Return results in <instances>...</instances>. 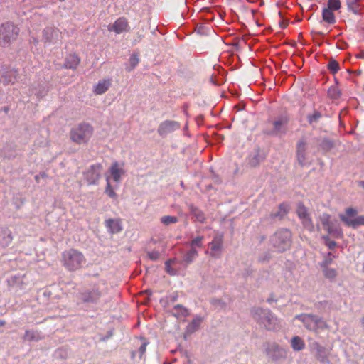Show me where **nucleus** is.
I'll return each instance as SVG.
<instances>
[{
    "mask_svg": "<svg viewBox=\"0 0 364 364\" xmlns=\"http://www.w3.org/2000/svg\"><path fill=\"white\" fill-rule=\"evenodd\" d=\"M266 353L272 360H278L279 358L284 356V350L279 346L278 344L268 343L265 349Z\"/></svg>",
    "mask_w": 364,
    "mask_h": 364,
    "instance_id": "2eb2a0df",
    "label": "nucleus"
},
{
    "mask_svg": "<svg viewBox=\"0 0 364 364\" xmlns=\"http://www.w3.org/2000/svg\"><path fill=\"white\" fill-rule=\"evenodd\" d=\"M80 63V58L75 53L69 54L65 60L64 67L72 70H75Z\"/></svg>",
    "mask_w": 364,
    "mask_h": 364,
    "instance_id": "4be33fe9",
    "label": "nucleus"
},
{
    "mask_svg": "<svg viewBox=\"0 0 364 364\" xmlns=\"http://www.w3.org/2000/svg\"><path fill=\"white\" fill-rule=\"evenodd\" d=\"M296 214L301 220L303 226L311 232L314 231V226L312 220L308 213L307 208L303 203H299L297 205Z\"/></svg>",
    "mask_w": 364,
    "mask_h": 364,
    "instance_id": "1a4fd4ad",
    "label": "nucleus"
},
{
    "mask_svg": "<svg viewBox=\"0 0 364 364\" xmlns=\"http://www.w3.org/2000/svg\"><path fill=\"white\" fill-rule=\"evenodd\" d=\"M18 75V74L16 70H9L2 75V81L4 84L13 85L17 81Z\"/></svg>",
    "mask_w": 364,
    "mask_h": 364,
    "instance_id": "b1692460",
    "label": "nucleus"
},
{
    "mask_svg": "<svg viewBox=\"0 0 364 364\" xmlns=\"http://www.w3.org/2000/svg\"><path fill=\"white\" fill-rule=\"evenodd\" d=\"M124 164H119L117 161L114 162L109 168V172L115 182L120 181L121 176L124 174Z\"/></svg>",
    "mask_w": 364,
    "mask_h": 364,
    "instance_id": "6ab92c4d",
    "label": "nucleus"
},
{
    "mask_svg": "<svg viewBox=\"0 0 364 364\" xmlns=\"http://www.w3.org/2000/svg\"><path fill=\"white\" fill-rule=\"evenodd\" d=\"M335 257H336L331 252H328L326 255L324 256L323 261L320 263L321 267H328V265L333 262V260Z\"/></svg>",
    "mask_w": 364,
    "mask_h": 364,
    "instance_id": "4c0bfd02",
    "label": "nucleus"
},
{
    "mask_svg": "<svg viewBox=\"0 0 364 364\" xmlns=\"http://www.w3.org/2000/svg\"><path fill=\"white\" fill-rule=\"evenodd\" d=\"M202 318L200 317L195 318L187 326V331L190 333L195 332L200 326Z\"/></svg>",
    "mask_w": 364,
    "mask_h": 364,
    "instance_id": "c85d7f7f",
    "label": "nucleus"
},
{
    "mask_svg": "<svg viewBox=\"0 0 364 364\" xmlns=\"http://www.w3.org/2000/svg\"><path fill=\"white\" fill-rule=\"evenodd\" d=\"M148 343L145 341V340L142 339V343L139 348V357L141 358L144 354L146 353V346Z\"/></svg>",
    "mask_w": 364,
    "mask_h": 364,
    "instance_id": "49530a36",
    "label": "nucleus"
},
{
    "mask_svg": "<svg viewBox=\"0 0 364 364\" xmlns=\"http://www.w3.org/2000/svg\"><path fill=\"white\" fill-rule=\"evenodd\" d=\"M101 296V292L98 288L92 290L85 291L81 294V299L84 302L94 303L96 302Z\"/></svg>",
    "mask_w": 364,
    "mask_h": 364,
    "instance_id": "f3484780",
    "label": "nucleus"
},
{
    "mask_svg": "<svg viewBox=\"0 0 364 364\" xmlns=\"http://www.w3.org/2000/svg\"><path fill=\"white\" fill-rule=\"evenodd\" d=\"M292 348L296 351H299L305 348L304 341L299 336H294L291 341Z\"/></svg>",
    "mask_w": 364,
    "mask_h": 364,
    "instance_id": "bb28decb",
    "label": "nucleus"
},
{
    "mask_svg": "<svg viewBox=\"0 0 364 364\" xmlns=\"http://www.w3.org/2000/svg\"><path fill=\"white\" fill-rule=\"evenodd\" d=\"M180 128V124L176 121L166 120L160 124L158 133L161 136L166 135Z\"/></svg>",
    "mask_w": 364,
    "mask_h": 364,
    "instance_id": "4468645a",
    "label": "nucleus"
},
{
    "mask_svg": "<svg viewBox=\"0 0 364 364\" xmlns=\"http://www.w3.org/2000/svg\"><path fill=\"white\" fill-rule=\"evenodd\" d=\"M314 348L316 350V356L318 360H323L325 358V348L318 343L314 344Z\"/></svg>",
    "mask_w": 364,
    "mask_h": 364,
    "instance_id": "7c9ffc66",
    "label": "nucleus"
},
{
    "mask_svg": "<svg viewBox=\"0 0 364 364\" xmlns=\"http://www.w3.org/2000/svg\"><path fill=\"white\" fill-rule=\"evenodd\" d=\"M105 192H106V193L110 198H115L116 197V193L114 191V190L112 189V188L111 187V185L109 184V182H107V188H106Z\"/></svg>",
    "mask_w": 364,
    "mask_h": 364,
    "instance_id": "8fccbe9b",
    "label": "nucleus"
},
{
    "mask_svg": "<svg viewBox=\"0 0 364 364\" xmlns=\"http://www.w3.org/2000/svg\"><path fill=\"white\" fill-rule=\"evenodd\" d=\"M204 237L203 236H197L193 238L189 243L188 245L191 248L203 247V241Z\"/></svg>",
    "mask_w": 364,
    "mask_h": 364,
    "instance_id": "72a5a7b5",
    "label": "nucleus"
},
{
    "mask_svg": "<svg viewBox=\"0 0 364 364\" xmlns=\"http://www.w3.org/2000/svg\"><path fill=\"white\" fill-rule=\"evenodd\" d=\"M321 117V113L317 111H315L312 114H309L307 117V119H308V122H309V124H311L314 123H316Z\"/></svg>",
    "mask_w": 364,
    "mask_h": 364,
    "instance_id": "a19ab883",
    "label": "nucleus"
},
{
    "mask_svg": "<svg viewBox=\"0 0 364 364\" xmlns=\"http://www.w3.org/2000/svg\"><path fill=\"white\" fill-rule=\"evenodd\" d=\"M306 141L304 139H300L296 144V157L301 166H304L306 164Z\"/></svg>",
    "mask_w": 364,
    "mask_h": 364,
    "instance_id": "dca6fc26",
    "label": "nucleus"
},
{
    "mask_svg": "<svg viewBox=\"0 0 364 364\" xmlns=\"http://www.w3.org/2000/svg\"><path fill=\"white\" fill-rule=\"evenodd\" d=\"M20 32V28L11 22H5L0 25V46L6 47L14 41Z\"/></svg>",
    "mask_w": 364,
    "mask_h": 364,
    "instance_id": "7ed1b4c3",
    "label": "nucleus"
},
{
    "mask_svg": "<svg viewBox=\"0 0 364 364\" xmlns=\"http://www.w3.org/2000/svg\"><path fill=\"white\" fill-rule=\"evenodd\" d=\"M223 235L220 233L217 234L213 240L208 244L210 247V255L212 257H219L220 253L223 248Z\"/></svg>",
    "mask_w": 364,
    "mask_h": 364,
    "instance_id": "f8f14e48",
    "label": "nucleus"
},
{
    "mask_svg": "<svg viewBox=\"0 0 364 364\" xmlns=\"http://www.w3.org/2000/svg\"><path fill=\"white\" fill-rule=\"evenodd\" d=\"M190 210L191 213L194 215V217L200 223H203L205 220V217L204 213L199 210L198 208L191 205L190 207Z\"/></svg>",
    "mask_w": 364,
    "mask_h": 364,
    "instance_id": "c756f323",
    "label": "nucleus"
},
{
    "mask_svg": "<svg viewBox=\"0 0 364 364\" xmlns=\"http://www.w3.org/2000/svg\"><path fill=\"white\" fill-rule=\"evenodd\" d=\"M328 95L331 99H338L340 97V91L336 87H331L328 90Z\"/></svg>",
    "mask_w": 364,
    "mask_h": 364,
    "instance_id": "ea45409f",
    "label": "nucleus"
},
{
    "mask_svg": "<svg viewBox=\"0 0 364 364\" xmlns=\"http://www.w3.org/2000/svg\"><path fill=\"white\" fill-rule=\"evenodd\" d=\"M148 257L153 261H156L159 259L160 254L157 251H151L148 252Z\"/></svg>",
    "mask_w": 364,
    "mask_h": 364,
    "instance_id": "de8ad7c7",
    "label": "nucleus"
},
{
    "mask_svg": "<svg viewBox=\"0 0 364 364\" xmlns=\"http://www.w3.org/2000/svg\"><path fill=\"white\" fill-rule=\"evenodd\" d=\"M321 268L323 269V274L326 278L333 279L337 276V272L335 269L328 267Z\"/></svg>",
    "mask_w": 364,
    "mask_h": 364,
    "instance_id": "f704fd0d",
    "label": "nucleus"
},
{
    "mask_svg": "<svg viewBox=\"0 0 364 364\" xmlns=\"http://www.w3.org/2000/svg\"><path fill=\"white\" fill-rule=\"evenodd\" d=\"M102 171V166L97 164L90 166L85 173L87 181L90 184H94L100 177Z\"/></svg>",
    "mask_w": 364,
    "mask_h": 364,
    "instance_id": "ddd939ff",
    "label": "nucleus"
},
{
    "mask_svg": "<svg viewBox=\"0 0 364 364\" xmlns=\"http://www.w3.org/2000/svg\"><path fill=\"white\" fill-rule=\"evenodd\" d=\"M86 262L84 254L75 248L64 250L61 254V264L68 272H75L82 269Z\"/></svg>",
    "mask_w": 364,
    "mask_h": 364,
    "instance_id": "f257e3e1",
    "label": "nucleus"
},
{
    "mask_svg": "<svg viewBox=\"0 0 364 364\" xmlns=\"http://www.w3.org/2000/svg\"><path fill=\"white\" fill-rule=\"evenodd\" d=\"M322 18L329 24H334L336 23V17L333 11L327 8H323L322 10Z\"/></svg>",
    "mask_w": 364,
    "mask_h": 364,
    "instance_id": "a878e982",
    "label": "nucleus"
},
{
    "mask_svg": "<svg viewBox=\"0 0 364 364\" xmlns=\"http://www.w3.org/2000/svg\"><path fill=\"white\" fill-rule=\"evenodd\" d=\"M139 63V58L137 55L133 54L129 58V63L132 68H134Z\"/></svg>",
    "mask_w": 364,
    "mask_h": 364,
    "instance_id": "c03bdc74",
    "label": "nucleus"
},
{
    "mask_svg": "<svg viewBox=\"0 0 364 364\" xmlns=\"http://www.w3.org/2000/svg\"><path fill=\"white\" fill-rule=\"evenodd\" d=\"M357 214V210L353 208H348L346 210V215H340L341 220L348 227L356 228L358 225H364V216L360 215L356 218L350 219L349 217Z\"/></svg>",
    "mask_w": 364,
    "mask_h": 364,
    "instance_id": "6e6552de",
    "label": "nucleus"
},
{
    "mask_svg": "<svg viewBox=\"0 0 364 364\" xmlns=\"http://www.w3.org/2000/svg\"><path fill=\"white\" fill-rule=\"evenodd\" d=\"M93 133L92 127L86 123H81L70 131V139L77 144H85L91 138Z\"/></svg>",
    "mask_w": 364,
    "mask_h": 364,
    "instance_id": "20e7f679",
    "label": "nucleus"
},
{
    "mask_svg": "<svg viewBox=\"0 0 364 364\" xmlns=\"http://www.w3.org/2000/svg\"><path fill=\"white\" fill-rule=\"evenodd\" d=\"M289 212V205L286 203H282L279 205V210L276 213H272L271 216L272 218H282Z\"/></svg>",
    "mask_w": 364,
    "mask_h": 364,
    "instance_id": "cd10ccee",
    "label": "nucleus"
},
{
    "mask_svg": "<svg viewBox=\"0 0 364 364\" xmlns=\"http://www.w3.org/2000/svg\"><path fill=\"white\" fill-rule=\"evenodd\" d=\"M106 227L109 229V231L112 233H118L122 231V227L121 221L119 219H109L105 221Z\"/></svg>",
    "mask_w": 364,
    "mask_h": 364,
    "instance_id": "5701e85b",
    "label": "nucleus"
},
{
    "mask_svg": "<svg viewBox=\"0 0 364 364\" xmlns=\"http://www.w3.org/2000/svg\"><path fill=\"white\" fill-rule=\"evenodd\" d=\"M360 186L364 188V181L360 182Z\"/></svg>",
    "mask_w": 364,
    "mask_h": 364,
    "instance_id": "864d4df0",
    "label": "nucleus"
},
{
    "mask_svg": "<svg viewBox=\"0 0 364 364\" xmlns=\"http://www.w3.org/2000/svg\"><path fill=\"white\" fill-rule=\"evenodd\" d=\"M289 122V118L287 116H282L272 122L273 133L275 134L285 133L286 126Z\"/></svg>",
    "mask_w": 364,
    "mask_h": 364,
    "instance_id": "a211bd4d",
    "label": "nucleus"
},
{
    "mask_svg": "<svg viewBox=\"0 0 364 364\" xmlns=\"http://www.w3.org/2000/svg\"><path fill=\"white\" fill-rule=\"evenodd\" d=\"M62 38V32L54 26H47L42 31V41L46 46L59 44Z\"/></svg>",
    "mask_w": 364,
    "mask_h": 364,
    "instance_id": "423d86ee",
    "label": "nucleus"
},
{
    "mask_svg": "<svg viewBox=\"0 0 364 364\" xmlns=\"http://www.w3.org/2000/svg\"><path fill=\"white\" fill-rule=\"evenodd\" d=\"M326 241V245L331 250L333 249L336 246V242L329 239L328 236L323 237Z\"/></svg>",
    "mask_w": 364,
    "mask_h": 364,
    "instance_id": "09e8293b",
    "label": "nucleus"
},
{
    "mask_svg": "<svg viewBox=\"0 0 364 364\" xmlns=\"http://www.w3.org/2000/svg\"><path fill=\"white\" fill-rule=\"evenodd\" d=\"M254 318L269 331H277L280 328V322L269 310L256 309L253 311Z\"/></svg>",
    "mask_w": 364,
    "mask_h": 364,
    "instance_id": "f03ea898",
    "label": "nucleus"
},
{
    "mask_svg": "<svg viewBox=\"0 0 364 364\" xmlns=\"http://www.w3.org/2000/svg\"><path fill=\"white\" fill-rule=\"evenodd\" d=\"M175 259H169L165 262V269L168 274L170 275L176 274V270L171 267V264L175 262Z\"/></svg>",
    "mask_w": 364,
    "mask_h": 364,
    "instance_id": "58836bf2",
    "label": "nucleus"
},
{
    "mask_svg": "<svg viewBox=\"0 0 364 364\" xmlns=\"http://www.w3.org/2000/svg\"><path fill=\"white\" fill-rule=\"evenodd\" d=\"M321 221L328 234L332 235L337 238L343 237V231L338 221L331 220L328 214H323L321 218Z\"/></svg>",
    "mask_w": 364,
    "mask_h": 364,
    "instance_id": "0eeeda50",
    "label": "nucleus"
},
{
    "mask_svg": "<svg viewBox=\"0 0 364 364\" xmlns=\"http://www.w3.org/2000/svg\"><path fill=\"white\" fill-rule=\"evenodd\" d=\"M111 85L112 80L109 78L100 80L94 87L93 92L97 95H102L109 90Z\"/></svg>",
    "mask_w": 364,
    "mask_h": 364,
    "instance_id": "aec40b11",
    "label": "nucleus"
},
{
    "mask_svg": "<svg viewBox=\"0 0 364 364\" xmlns=\"http://www.w3.org/2000/svg\"><path fill=\"white\" fill-rule=\"evenodd\" d=\"M108 31L114 32L116 34L129 32L130 31V26L127 18L125 17L117 18L112 25L108 26Z\"/></svg>",
    "mask_w": 364,
    "mask_h": 364,
    "instance_id": "9d476101",
    "label": "nucleus"
},
{
    "mask_svg": "<svg viewBox=\"0 0 364 364\" xmlns=\"http://www.w3.org/2000/svg\"><path fill=\"white\" fill-rule=\"evenodd\" d=\"M341 7V3L340 0H328L327 2V9L331 11H338Z\"/></svg>",
    "mask_w": 364,
    "mask_h": 364,
    "instance_id": "e433bc0d",
    "label": "nucleus"
},
{
    "mask_svg": "<svg viewBox=\"0 0 364 364\" xmlns=\"http://www.w3.org/2000/svg\"><path fill=\"white\" fill-rule=\"evenodd\" d=\"M13 240L11 231L7 228H0V246L6 247Z\"/></svg>",
    "mask_w": 364,
    "mask_h": 364,
    "instance_id": "412c9836",
    "label": "nucleus"
},
{
    "mask_svg": "<svg viewBox=\"0 0 364 364\" xmlns=\"http://www.w3.org/2000/svg\"><path fill=\"white\" fill-rule=\"evenodd\" d=\"M361 324H362V327L364 330V317L361 319Z\"/></svg>",
    "mask_w": 364,
    "mask_h": 364,
    "instance_id": "603ef678",
    "label": "nucleus"
},
{
    "mask_svg": "<svg viewBox=\"0 0 364 364\" xmlns=\"http://www.w3.org/2000/svg\"><path fill=\"white\" fill-rule=\"evenodd\" d=\"M249 164L252 166H257L259 164V156L257 155H254L249 159Z\"/></svg>",
    "mask_w": 364,
    "mask_h": 364,
    "instance_id": "a18cd8bd",
    "label": "nucleus"
},
{
    "mask_svg": "<svg viewBox=\"0 0 364 364\" xmlns=\"http://www.w3.org/2000/svg\"><path fill=\"white\" fill-rule=\"evenodd\" d=\"M271 242L279 252H284L291 246V233L288 229H281L272 237Z\"/></svg>",
    "mask_w": 364,
    "mask_h": 364,
    "instance_id": "39448f33",
    "label": "nucleus"
},
{
    "mask_svg": "<svg viewBox=\"0 0 364 364\" xmlns=\"http://www.w3.org/2000/svg\"><path fill=\"white\" fill-rule=\"evenodd\" d=\"M161 222L165 225H169L171 223H176L178 221V218L175 216H164L161 218Z\"/></svg>",
    "mask_w": 364,
    "mask_h": 364,
    "instance_id": "79ce46f5",
    "label": "nucleus"
},
{
    "mask_svg": "<svg viewBox=\"0 0 364 364\" xmlns=\"http://www.w3.org/2000/svg\"><path fill=\"white\" fill-rule=\"evenodd\" d=\"M24 339L29 341L36 340V335L35 331L31 330L26 331L24 334Z\"/></svg>",
    "mask_w": 364,
    "mask_h": 364,
    "instance_id": "37998d69",
    "label": "nucleus"
},
{
    "mask_svg": "<svg viewBox=\"0 0 364 364\" xmlns=\"http://www.w3.org/2000/svg\"><path fill=\"white\" fill-rule=\"evenodd\" d=\"M348 9L352 11L353 14H358L360 11L359 0H350L347 2Z\"/></svg>",
    "mask_w": 364,
    "mask_h": 364,
    "instance_id": "473e14b6",
    "label": "nucleus"
},
{
    "mask_svg": "<svg viewBox=\"0 0 364 364\" xmlns=\"http://www.w3.org/2000/svg\"><path fill=\"white\" fill-rule=\"evenodd\" d=\"M6 324V321L4 320H0V326H3Z\"/></svg>",
    "mask_w": 364,
    "mask_h": 364,
    "instance_id": "3c124183",
    "label": "nucleus"
},
{
    "mask_svg": "<svg viewBox=\"0 0 364 364\" xmlns=\"http://www.w3.org/2000/svg\"><path fill=\"white\" fill-rule=\"evenodd\" d=\"M327 68L331 73L335 74L339 70L340 65L336 60L331 59L327 65Z\"/></svg>",
    "mask_w": 364,
    "mask_h": 364,
    "instance_id": "c9c22d12",
    "label": "nucleus"
},
{
    "mask_svg": "<svg viewBox=\"0 0 364 364\" xmlns=\"http://www.w3.org/2000/svg\"><path fill=\"white\" fill-rule=\"evenodd\" d=\"M174 310L176 311V312L174 313V315L176 317H180V316L186 317V316H188V314H189L188 310L180 304L176 305L174 306Z\"/></svg>",
    "mask_w": 364,
    "mask_h": 364,
    "instance_id": "2f4dec72",
    "label": "nucleus"
},
{
    "mask_svg": "<svg viewBox=\"0 0 364 364\" xmlns=\"http://www.w3.org/2000/svg\"><path fill=\"white\" fill-rule=\"evenodd\" d=\"M198 256V252L196 248H191L187 251L183 256V261L186 264L192 263L194 259Z\"/></svg>",
    "mask_w": 364,
    "mask_h": 364,
    "instance_id": "393cba45",
    "label": "nucleus"
},
{
    "mask_svg": "<svg viewBox=\"0 0 364 364\" xmlns=\"http://www.w3.org/2000/svg\"><path fill=\"white\" fill-rule=\"evenodd\" d=\"M307 328L315 330L317 327H327V324L321 318L314 315H306L303 319Z\"/></svg>",
    "mask_w": 364,
    "mask_h": 364,
    "instance_id": "9b49d317",
    "label": "nucleus"
}]
</instances>
